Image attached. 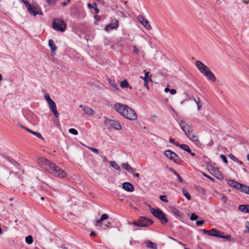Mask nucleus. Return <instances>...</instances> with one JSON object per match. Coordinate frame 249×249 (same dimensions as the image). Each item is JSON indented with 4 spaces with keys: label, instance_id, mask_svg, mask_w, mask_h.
Wrapping results in <instances>:
<instances>
[{
    "label": "nucleus",
    "instance_id": "1",
    "mask_svg": "<svg viewBox=\"0 0 249 249\" xmlns=\"http://www.w3.org/2000/svg\"><path fill=\"white\" fill-rule=\"evenodd\" d=\"M37 163L46 171L56 177L64 178L66 176V173L63 169L43 157L39 158Z\"/></svg>",
    "mask_w": 249,
    "mask_h": 249
},
{
    "label": "nucleus",
    "instance_id": "7",
    "mask_svg": "<svg viewBox=\"0 0 249 249\" xmlns=\"http://www.w3.org/2000/svg\"><path fill=\"white\" fill-rule=\"evenodd\" d=\"M53 28L58 31L64 32L66 28V24L62 19H54L53 22Z\"/></svg>",
    "mask_w": 249,
    "mask_h": 249
},
{
    "label": "nucleus",
    "instance_id": "25",
    "mask_svg": "<svg viewBox=\"0 0 249 249\" xmlns=\"http://www.w3.org/2000/svg\"><path fill=\"white\" fill-rule=\"evenodd\" d=\"M176 145L177 146L179 147L180 148H181L182 150L187 152H190L191 149L189 147V146L186 144H179V143H176Z\"/></svg>",
    "mask_w": 249,
    "mask_h": 249
},
{
    "label": "nucleus",
    "instance_id": "64",
    "mask_svg": "<svg viewBox=\"0 0 249 249\" xmlns=\"http://www.w3.org/2000/svg\"><path fill=\"white\" fill-rule=\"evenodd\" d=\"M60 248L62 249H68L64 245H62L60 246Z\"/></svg>",
    "mask_w": 249,
    "mask_h": 249
},
{
    "label": "nucleus",
    "instance_id": "53",
    "mask_svg": "<svg viewBox=\"0 0 249 249\" xmlns=\"http://www.w3.org/2000/svg\"><path fill=\"white\" fill-rule=\"evenodd\" d=\"M203 175H204L205 177H207V178H208L210 180H211V181H212L213 182V181H214V179H213V178H212L211 177H210V176H209L207 175V174H204V173H203Z\"/></svg>",
    "mask_w": 249,
    "mask_h": 249
},
{
    "label": "nucleus",
    "instance_id": "41",
    "mask_svg": "<svg viewBox=\"0 0 249 249\" xmlns=\"http://www.w3.org/2000/svg\"><path fill=\"white\" fill-rule=\"evenodd\" d=\"M228 157H229V158H230L231 160H232L234 162L238 161V159L236 157H235L232 154H229L228 155Z\"/></svg>",
    "mask_w": 249,
    "mask_h": 249
},
{
    "label": "nucleus",
    "instance_id": "10",
    "mask_svg": "<svg viewBox=\"0 0 249 249\" xmlns=\"http://www.w3.org/2000/svg\"><path fill=\"white\" fill-rule=\"evenodd\" d=\"M202 232L209 236H212L216 237H219L220 236L221 231L216 229L215 228H213L210 230H206L205 229L202 230Z\"/></svg>",
    "mask_w": 249,
    "mask_h": 249
},
{
    "label": "nucleus",
    "instance_id": "27",
    "mask_svg": "<svg viewBox=\"0 0 249 249\" xmlns=\"http://www.w3.org/2000/svg\"><path fill=\"white\" fill-rule=\"evenodd\" d=\"M26 130L27 132H29L30 133H31V134L36 136L38 138H40L42 140L44 139L42 137L41 134L39 132L34 131L30 129L29 128H26Z\"/></svg>",
    "mask_w": 249,
    "mask_h": 249
},
{
    "label": "nucleus",
    "instance_id": "13",
    "mask_svg": "<svg viewBox=\"0 0 249 249\" xmlns=\"http://www.w3.org/2000/svg\"><path fill=\"white\" fill-rule=\"evenodd\" d=\"M138 19L146 29L150 30L151 29V26L149 21L146 19L143 16L141 15L139 16L138 17Z\"/></svg>",
    "mask_w": 249,
    "mask_h": 249
},
{
    "label": "nucleus",
    "instance_id": "22",
    "mask_svg": "<svg viewBox=\"0 0 249 249\" xmlns=\"http://www.w3.org/2000/svg\"><path fill=\"white\" fill-rule=\"evenodd\" d=\"M239 188V189L238 191L249 195V186L243 184H241V187Z\"/></svg>",
    "mask_w": 249,
    "mask_h": 249
},
{
    "label": "nucleus",
    "instance_id": "2",
    "mask_svg": "<svg viewBox=\"0 0 249 249\" xmlns=\"http://www.w3.org/2000/svg\"><path fill=\"white\" fill-rule=\"evenodd\" d=\"M114 108L124 118L131 121L137 119V115L135 111L128 106L117 103L114 105Z\"/></svg>",
    "mask_w": 249,
    "mask_h": 249
},
{
    "label": "nucleus",
    "instance_id": "11",
    "mask_svg": "<svg viewBox=\"0 0 249 249\" xmlns=\"http://www.w3.org/2000/svg\"><path fill=\"white\" fill-rule=\"evenodd\" d=\"M49 107L51 111L53 112L56 118H58L59 114L57 110L56 105L55 103L53 101H50L48 103Z\"/></svg>",
    "mask_w": 249,
    "mask_h": 249
},
{
    "label": "nucleus",
    "instance_id": "38",
    "mask_svg": "<svg viewBox=\"0 0 249 249\" xmlns=\"http://www.w3.org/2000/svg\"><path fill=\"white\" fill-rule=\"evenodd\" d=\"M198 216L195 213H193L191 214L190 216V220L192 221H195L198 218Z\"/></svg>",
    "mask_w": 249,
    "mask_h": 249
},
{
    "label": "nucleus",
    "instance_id": "52",
    "mask_svg": "<svg viewBox=\"0 0 249 249\" xmlns=\"http://www.w3.org/2000/svg\"><path fill=\"white\" fill-rule=\"evenodd\" d=\"M169 142L171 143L174 144L175 145H176V143H179L178 142H175V140L172 138L169 139Z\"/></svg>",
    "mask_w": 249,
    "mask_h": 249
},
{
    "label": "nucleus",
    "instance_id": "32",
    "mask_svg": "<svg viewBox=\"0 0 249 249\" xmlns=\"http://www.w3.org/2000/svg\"><path fill=\"white\" fill-rule=\"evenodd\" d=\"M219 237L221 238L229 240L230 241H234L233 239L231 240V235L230 234H227L226 235H224V233L222 232H221L220 236Z\"/></svg>",
    "mask_w": 249,
    "mask_h": 249
},
{
    "label": "nucleus",
    "instance_id": "24",
    "mask_svg": "<svg viewBox=\"0 0 249 249\" xmlns=\"http://www.w3.org/2000/svg\"><path fill=\"white\" fill-rule=\"evenodd\" d=\"M49 46L51 48V51L52 53H54L55 51L57 50V47L55 45L54 41L52 39H50L49 40Z\"/></svg>",
    "mask_w": 249,
    "mask_h": 249
},
{
    "label": "nucleus",
    "instance_id": "48",
    "mask_svg": "<svg viewBox=\"0 0 249 249\" xmlns=\"http://www.w3.org/2000/svg\"><path fill=\"white\" fill-rule=\"evenodd\" d=\"M93 152H94L95 154H99V150L97 149L89 147V148Z\"/></svg>",
    "mask_w": 249,
    "mask_h": 249
},
{
    "label": "nucleus",
    "instance_id": "20",
    "mask_svg": "<svg viewBox=\"0 0 249 249\" xmlns=\"http://www.w3.org/2000/svg\"><path fill=\"white\" fill-rule=\"evenodd\" d=\"M108 82L109 85L112 86L116 90H119V88L118 86V83L116 82L115 79H108Z\"/></svg>",
    "mask_w": 249,
    "mask_h": 249
},
{
    "label": "nucleus",
    "instance_id": "3",
    "mask_svg": "<svg viewBox=\"0 0 249 249\" xmlns=\"http://www.w3.org/2000/svg\"><path fill=\"white\" fill-rule=\"evenodd\" d=\"M196 66L209 81L215 82L216 80L214 74L211 71L208 66L204 65L199 60H196L195 62Z\"/></svg>",
    "mask_w": 249,
    "mask_h": 249
},
{
    "label": "nucleus",
    "instance_id": "9",
    "mask_svg": "<svg viewBox=\"0 0 249 249\" xmlns=\"http://www.w3.org/2000/svg\"><path fill=\"white\" fill-rule=\"evenodd\" d=\"M105 124L106 125L109 124L111 127L116 130H121L122 128L121 124L118 121L105 118Z\"/></svg>",
    "mask_w": 249,
    "mask_h": 249
},
{
    "label": "nucleus",
    "instance_id": "26",
    "mask_svg": "<svg viewBox=\"0 0 249 249\" xmlns=\"http://www.w3.org/2000/svg\"><path fill=\"white\" fill-rule=\"evenodd\" d=\"M122 166L123 168L125 169L130 173H133V169L131 167L128 163H124L122 164Z\"/></svg>",
    "mask_w": 249,
    "mask_h": 249
},
{
    "label": "nucleus",
    "instance_id": "61",
    "mask_svg": "<svg viewBox=\"0 0 249 249\" xmlns=\"http://www.w3.org/2000/svg\"><path fill=\"white\" fill-rule=\"evenodd\" d=\"M236 162H237L238 164H239L241 165H244V163L242 161L239 160L238 159V161H236Z\"/></svg>",
    "mask_w": 249,
    "mask_h": 249
},
{
    "label": "nucleus",
    "instance_id": "12",
    "mask_svg": "<svg viewBox=\"0 0 249 249\" xmlns=\"http://www.w3.org/2000/svg\"><path fill=\"white\" fill-rule=\"evenodd\" d=\"M171 213L175 216L182 219L184 217L183 213L174 206L169 207Z\"/></svg>",
    "mask_w": 249,
    "mask_h": 249
},
{
    "label": "nucleus",
    "instance_id": "30",
    "mask_svg": "<svg viewBox=\"0 0 249 249\" xmlns=\"http://www.w3.org/2000/svg\"><path fill=\"white\" fill-rule=\"evenodd\" d=\"M214 175H213V176L217 178L221 179L223 178L222 176L221 175V173L220 172L219 168H217L216 169L214 170Z\"/></svg>",
    "mask_w": 249,
    "mask_h": 249
},
{
    "label": "nucleus",
    "instance_id": "8",
    "mask_svg": "<svg viewBox=\"0 0 249 249\" xmlns=\"http://www.w3.org/2000/svg\"><path fill=\"white\" fill-rule=\"evenodd\" d=\"M164 153L166 157L169 158L170 160L177 164H178L181 161L179 157L175 152L170 150H165Z\"/></svg>",
    "mask_w": 249,
    "mask_h": 249
},
{
    "label": "nucleus",
    "instance_id": "17",
    "mask_svg": "<svg viewBox=\"0 0 249 249\" xmlns=\"http://www.w3.org/2000/svg\"><path fill=\"white\" fill-rule=\"evenodd\" d=\"M123 188L129 192H132L134 191V186L130 182H125L123 183Z\"/></svg>",
    "mask_w": 249,
    "mask_h": 249
},
{
    "label": "nucleus",
    "instance_id": "39",
    "mask_svg": "<svg viewBox=\"0 0 249 249\" xmlns=\"http://www.w3.org/2000/svg\"><path fill=\"white\" fill-rule=\"evenodd\" d=\"M69 132L71 134L76 135L78 134V132L77 130L74 128H70L69 129Z\"/></svg>",
    "mask_w": 249,
    "mask_h": 249
},
{
    "label": "nucleus",
    "instance_id": "63",
    "mask_svg": "<svg viewBox=\"0 0 249 249\" xmlns=\"http://www.w3.org/2000/svg\"><path fill=\"white\" fill-rule=\"evenodd\" d=\"M94 9L95 11V13L98 14L99 12V10L97 8H94Z\"/></svg>",
    "mask_w": 249,
    "mask_h": 249
},
{
    "label": "nucleus",
    "instance_id": "56",
    "mask_svg": "<svg viewBox=\"0 0 249 249\" xmlns=\"http://www.w3.org/2000/svg\"><path fill=\"white\" fill-rule=\"evenodd\" d=\"M88 7L89 9H91V8L94 9V6H93L92 4H91V3H88Z\"/></svg>",
    "mask_w": 249,
    "mask_h": 249
},
{
    "label": "nucleus",
    "instance_id": "28",
    "mask_svg": "<svg viewBox=\"0 0 249 249\" xmlns=\"http://www.w3.org/2000/svg\"><path fill=\"white\" fill-rule=\"evenodd\" d=\"M120 86L122 88H129L130 89H132V87L129 86L126 80H124L121 82Z\"/></svg>",
    "mask_w": 249,
    "mask_h": 249
},
{
    "label": "nucleus",
    "instance_id": "36",
    "mask_svg": "<svg viewBox=\"0 0 249 249\" xmlns=\"http://www.w3.org/2000/svg\"><path fill=\"white\" fill-rule=\"evenodd\" d=\"M149 73H150L148 71L145 72L144 77V78L142 77L144 79V81H145V80H147L148 81H152L151 77V76L149 75Z\"/></svg>",
    "mask_w": 249,
    "mask_h": 249
},
{
    "label": "nucleus",
    "instance_id": "5",
    "mask_svg": "<svg viewBox=\"0 0 249 249\" xmlns=\"http://www.w3.org/2000/svg\"><path fill=\"white\" fill-rule=\"evenodd\" d=\"M154 222L152 220L147 219L146 217L144 216H141L137 221L129 222V224H134L137 226L141 227H146L150 226Z\"/></svg>",
    "mask_w": 249,
    "mask_h": 249
},
{
    "label": "nucleus",
    "instance_id": "44",
    "mask_svg": "<svg viewBox=\"0 0 249 249\" xmlns=\"http://www.w3.org/2000/svg\"><path fill=\"white\" fill-rule=\"evenodd\" d=\"M44 98L46 99V100L47 101L48 103L49 102H50V101H52V99L51 98V97L48 93H45L44 94Z\"/></svg>",
    "mask_w": 249,
    "mask_h": 249
},
{
    "label": "nucleus",
    "instance_id": "62",
    "mask_svg": "<svg viewBox=\"0 0 249 249\" xmlns=\"http://www.w3.org/2000/svg\"><path fill=\"white\" fill-rule=\"evenodd\" d=\"M8 161H9V162H11V163H13V164H14V162H16V161H15L13 159H9L8 160Z\"/></svg>",
    "mask_w": 249,
    "mask_h": 249
},
{
    "label": "nucleus",
    "instance_id": "55",
    "mask_svg": "<svg viewBox=\"0 0 249 249\" xmlns=\"http://www.w3.org/2000/svg\"><path fill=\"white\" fill-rule=\"evenodd\" d=\"M110 225V223H108V224L105 225L104 227L103 228V230H106L107 228H111V227H109V225Z\"/></svg>",
    "mask_w": 249,
    "mask_h": 249
},
{
    "label": "nucleus",
    "instance_id": "19",
    "mask_svg": "<svg viewBox=\"0 0 249 249\" xmlns=\"http://www.w3.org/2000/svg\"><path fill=\"white\" fill-rule=\"evenodd\" d=\"M228 183L229 185L232 187L233 188L236 189L237 190H239V187H241V183L234 181L232 179H230L228 181Z\"/></svg>",
    "mask_w": 249,
    "mask_h": 249
},
{
    "label": "nucleus",
    "instance_id": "31",
    "mask_svg": "<svg viewBox=\"0 0 249 249\" xmlns=\"http://www.w3.org/2000/svg\"><path fill=\"white\" fill-rule=\"evenodd\" d=\"M187 124L185 123L184 121H181L180 123V126L182 130L184 132L185 134L188 132V127L187 126Z\"/></svg>",
    "mask_w": 249,
    "mask_h": 249
},
{
    "label": "nucleus",
    "instance_id": "54",
    "mask_svg": "<svg viewBox=\"0 0 249 249\" xmlns=\"http://www.w3.org/2000/svg\"><path fill=\"white\" fill-rule=\"evenodd\" d=\"M169 92H170V94L172 95H174L177 93V91L175 89H170Z\"/></svg>",
    "mask_w": 249,
    "mask_h": 249
},
{
    "label": "nucleus",
    "instance_id": "50",
    "mask_svg": "<svg viewBox=\"0 0 249 249\" xmlns=\"http://www.w3.org/2000/svg\"><path fill=\"white\" fill-rule=\"evenodd\" d=\"M26 7L27 8V9H28L29 7H30L31 6H32L31 5V4L27 1V0H26L24 2Z\"/></svg>",
    "mask_w": 249,
    "mask_h": 249
},
{
    "label": "nucleus",
    "instance_id": "4",
    "mask_svg": "<svg viewBox=\"0 0 249 249\" xmlns=\"http://www.w3.org/2000/svg\"><path fill=\"white\" fill-rule=\"evenodd\" d=\"M150 213L156 218H157L162 225H165L168 223V220L165 214L159 208H153L151 206L149 207Z\"/></svg>",
    "mask_w": 249,
    "mask_h": 249
},
{
    "label": "nucleus",
    "instance_id": "42",
    "mask_svg": "<svg viewBox=\"0 0 249 249\" xmlns=\"http://www.w3.org/2000/svg\"><path fill=\"white\" fill-rule=\"evenodd\" d=\"M159 198L160 200L164 202L167 203L168 202V200L166 199V196L161 195L160 196Z\"/></svg>",
    "mask_w": 249,
    "mask_h": 249
},
{
    "label": "nucleus",
    "instance_id": "33",
    "mask_svg": "<svg viewBox=\"0 0 249 249\" xmlns=\"http://www.w3.org/2000/svg\"><path fill=\"white\" fill-rule=\"evenodd\" d=\"M33 238L32 235H28L25 238V242L28 245H31L33 243Z\"/></svg>",
    "mask_w": 249,
    "mask_h": 249
},
{
    "label": "nucleus",
    "instance_id": "37",
    "mask_svg": "<svg viewBox=\"0 0 249 249\" xmlns=\"http://www.w3.org/2000/svg\"><path fill=\"white\" fill-rule=\"evenodd\" d=\"M193 100H194V101L196 103V104H197V109L198 110H199L200 108L201 107H202V105L200 104V99L199 98H198V100H196L194 97H193Z\"/></svg>",
    "mask_w": 249,
    "mask_h": 249
},
{
    "label": "nucleus",
    "instance_id": "40",
    "mask_svg": "<svg viewBox=\"0 0 249 249\" xmlns=\"http://www.w3.org/2000/svg\"><path fill=\"white\" fill-rule=\"evenodd\" d=\"M57 0H46V2L50 5L53 6L55 4Z\"/></svg>",
    "mask_w": 249,
    "mask_h": 249
},
{
    "label": "nucleus",
    "instance_id": "47",
    "mask_svg": "<svg viewBox=\"0 0 249 249\" xmlns=\"http://www.w3.org/2000/svg\"><path fill=\"white\" fill-rule=\"evenodd\" d=\"M204 223V220H198L196 221V224L197 226L202 225Z\"/></svg>",
    "mask_w": 249,
    "mask_h": 249
},
{
    "label": "nucleus",
    "instance_id": "18",
    "mask_svg": "<svg viewBox=\"0 0 249 249\" xmlns=\"http://www.w3.org/2000/svg\"><path fill=\"white\" fill-rule=\"evenodd\" d=\"M109 218V215L107 214L104 213L102 215L101 217H100V219L99 220H97L96 221L95 223V226L97 227L99 226L100 227H102L103 225L102 222L103 221L106 220Z\"/></svg>",
    "mask_w": 249,
    "mask_h": 249
},
{
    "label": "nucleus",
    "instance_id": "29",
    "mask_svg": "<svg viewBox=\"0 0 249 249\" xmlns=\"http://www.w3.org/2000/svg\"><path fill=\"white\" fill-rule=\"evenodd\" d=\"M146 245L147 247L150 248L151 249H157V245L155 243H153L150 241H147L146 242Z\"/></svg>",
    "mask_w": 249,
    "mask_h": 249
},
{
    "label": "nucleus",
    "instance_id": "43",
    "mask_svg": "<svg viewBox=\"0 0 249 249\" xmlns=\"http://www.w3.org/2000/svg\"><path fill=\"white\" fill-rule=\"evenodd\" d=\"M221 201H222L224 203H226L228 200L227 197L224 194H221V197L220 198Z\"/></svg>",
    "mask_w": 249,
    "mask_h": 249
},
{
    "label": "nucleus",
    "instance_id": "45",
    "mask_svg": "<svg viewBox=\"0 0 249 249\" xmlns=\"http://www.w3.org/2000/svg\"><path fill=\"white\" fill-rule=\"evenodd\" d=\"M245 227L247 229V230H245L244 231V233H249V221H247L245 223Z\"/></svg>",
    "mask_w": 249,
    "mask_h": 249
},
{
    "label": "nucleus",
    "instance_id": "51",
    "mask_svg": "<svg viewBox=\"0 0 249 249\" xmlns=\"http://www.w3.org/2000/svg\"><path fill=\"white\" fill-rule=\"evenodd\" d=\"M26 7L27 8V9H28L29 7H30L31 6H32L31 5V4L27 1V0H26L24 2Z\"/></svg>",
    "mask_w": 249,
    "mask_h": 249
},
{
    "label": "nucleus",
    "instance_id": "58",
    "mask_svg": "<svg viewBox=\"0 0 249 249\" xmlns=\"http://www.w3.org/2000/svg\"><path fill=\"white\" fill-rule=\"evenodd\" d=\"M96 235V233L93 231H92L90 233V236H95Z\"/></svg>",
    "mask_w": 249,
    "mask_h": 249
},
{
    "label": "nucleus",
    "instance_id": "15",
    "mask_svg": "<svg viewBox=\"0 0 249 249\" xmlns=\"http://www.w3.org/2000/svg\"><path fill=\"white\" fill-rule=\"evenodd\" d=\"M27 10H28L29 13L30 15H33L34 16H36L37 15H43V12H42V11L40 9H39L38 11H36V8L34 6H31L30 7H29L27 9Z\"/></svg>",
    "mask_w": 249,
    "mask_h": 249
},
{
    "label": "nucleus",
    "instance_id": "35",
    "mask_svg": "<svg viewBox=\"0 0 249 249\" xmlns=\"http://www.w3.org/2000/svg\"><path fill=\"white\" fill-rule=\"evenodd\" d=\"M182 193L183 195L186 197V198L188 200H190L191 199V197L190 194L184 188L182 189Z\"/></svg>",
    "mask_w": 249,
    "mask_h": 249
},
{
    "label": "nucleus",
    "instance_id": "23",
    "mask_svg": "<svg viewBox=\"0 0 249 249\" xmlns=\"http://www.w3.org/2000/svg\"><path fill=\"white\" fill-rule=\"evenodd\" d=\"M168 169L169 171L172 172L175 175V176H176L177 177V178H178V181L180 183H182L183 182V179H182V178L181 177V176L179 175V174L175 170H174L172 167H168Z\"/></svg>",
    "mask_w": 249,
    "mask_h": 249
},
{
    "label": "nucleus",
    "instance_id": "6",
    "mask_svg": "<svg viewBox=\"0 0 249 249\" xmlns=\"http://www.w3.org/2000/svg\"><path fill=\"white\" fill-rule=\"evenodd\" d=\"M188 127V132L186 133V135L187 137L193 142L199 148H202V144L198 139L197 136H196L193 133V129L190 125H187Z\"/></svg>",
    "mask_w": 249,
    "mask_h": 249
},
{
    "label": "nucleus",
    "instance_id": "34",
    "mask_svg": "<svg viewBox=\"0 0 249 249\" xmlns=\"http://www.w3.org/2000/svg\"><path fill=\"white\" fill-rule=\"evenodd\" d=\"M110 165L111 167L114 168L116 170H120V167L118 164L116 163L115 161H111L110 162Z\"/></svg>",
    "mask_w": 249,
    "mask_h": 249
},
{
    "label": "nucleus",
    "instance_id": "16",
    "mask_svg": "<svg viewBox=\"0 0 249 249\" xmlns=\"http://www.w3.org/2000/svg\"><path fill=\"white\" fill-rule=\"evenodd\" d=\"M79 107L82 108L85 113L89 116L92 115L95 113V111L89 106L80 105Z\"/></svg>",
    "mask_w": 249,
    "mask_h": 249
},
{
    "label": "nucleus",
    "instance_id": "60",
    "mask_svg": "<svg viewBox=\"0 0 249 249\" xmlns=\"http://www.w3.org/2000/svg\"><path fill=\"white\" fill-rule=\"evenodd\" d=\"M61 4L63 6H66L67 5V3L66 1H63L61 3Z\"/></svg>",
    "mask_w": 249,
    "mask_h": 249
},
{
    "label": "nucleus",
    "instance_id": "57",
    "mask_svg": "<svg viewBox=\"0 0 249 249\" xmlns=\"http://www.w3.org/2000/svg\"><path fill=\"white\" fill-rule=\"evenodd\" d=\"M133 176L137 177L138 178H139L140 177V174L139 173H134V172L133 171V173H132Z\"/></svg>",
    "mask_w": 249,
    "mask_h": 249
},
{
    "label": "nucleus",
    "instance_id": "21",
    "mask_svg": "<svg viewBox=\"0 0 249 249\" xmlns=\"http://www.w3.org/2000/svg\"><path fill=\"white\" fill-rule=\"evenodd\" d=\"M238 209L243 213H249V205H240Z\"/></svg>",
    "mask_w": 249,
    "mask_h": 249
},
{
    "label": "nucleus",
    "instance_id": "59",
    "mask_svg": "<svg viewBox=\"0 0 249 249\" xmlns=\"http://www.w3.org/2000/svg\"><path fill=\"white\" fill-rule=\"evenodd\" d=\"M139 52L138 49H137L136 47L134 48V53H138Z\"/></svg>",
    "mask_w": 249,
    "mask_h": 249
},
{
    "label": "nucleus",
    "instance_id": "14",
    "mask_svg": "<svg viewBox=\"0 0 249 249\" xmlns=\"http://www.w3.org/2000/svg\"><path fill=\"white\" fill-rule=\"evenodd\" d=\"M118 26V20L115 19L114 20H112V22L106 27V30L107 32H108L112 29H117Z\"/></svg>",
    "mask_w": 249,
    "mask_h": 249
},
{
    "label": "nucleus",
    "instance_id": "46",
    "mask_svg": "<svg viewBox=\"0 0 249 249\" xmlns=\"http://www.w3.org/2000/svg\"><path fill=\"white\" fill-rule=\"evenodd\" d=\"M220 158L225 163L227 164L228 163L227 159L225 155L221 154L220 155Z\"/></svg>",
    "mask_w": 249,
    "mask_h": 249
},
{
    "label": "nucleus",
    "instance_id": "49",
    "mask_svg": "<svg viewBox=\"0 0 249 249\" xmlns=\"http://www.w3.org/2000/svg\"><path fill=\"white\" fill-rule=\"evenodd\" d=\"M149 81L147 80L144 81V87L146 88L147 89H149V86H148Z\"/></svg>",
    "mask_w": 249,
    "mask_h": 249
}]
</instances>
